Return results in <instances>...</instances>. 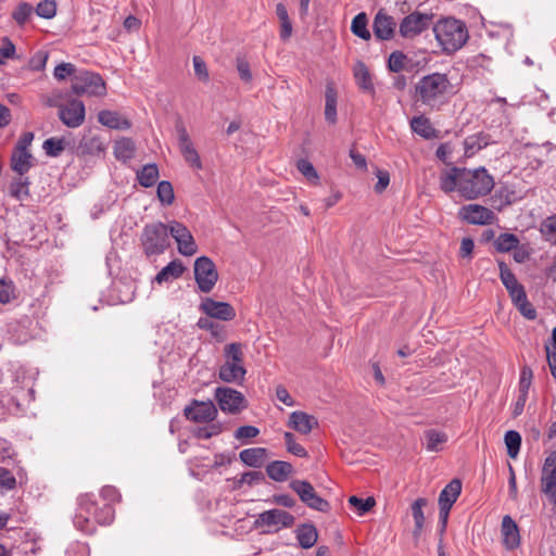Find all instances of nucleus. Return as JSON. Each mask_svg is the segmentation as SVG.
Instances as JSON below:
<instances>
[{
    "instance_id": "43",
    "label": "nucleus",
    "mask_w": 556,
    "mask_h": 556,
    "mask_svg": "<svg viewBox=\"0 0 556 556\" xmlns=\"http://www.w3.org/2000/svg\"><path fill=\"white\" fill-rule=\"evenodd\" d=\"M65 139L51 137L43 141L42 149L50 157L59 156L65 150Z\"/></svg>"
},
{
    "instance_id": "17",
    "label": "nucleus",
    "mask_w": 556,
    "mask_h": 556,
    "mask_svg": "<svg viewBox=\"0 0 556 556\" xmlns=\"http://www.w3.org/2000/svg\"><path fill=\"white\" fill-rule=\"evenodd\" d=\"M199 309L207 317L230 321L236 317V309L228 302L216 301L212 298H204L199 306Z\"/></svg>"
},
{
    "instance_id": "6",
    "label": "nucleus",
    "mask_w": 556,
    "mask_h": 556,
    "mask_svg": "<svg viewBox=\"0 0 556 556\" xmlns=\"http://www.w3.org/2000/svg\"><path fill=\"white\" fill-rule=\"evenodd\" d=\"M451 86L446 74L432 73L420 78L416 85V96L419 101L427 105H434L442 98Z\"/></svg>"
},
{
    "instance_id": "1",
    "label": "nucleus",
    "mask_w": 556,
    "mask_h": 556,
    "mask_svg": "<svg viewBox=\"0 0 556 556\" xmlns=\"http://www.w3.org/2000/svg\"><path fill=\"white\" fill-rule=\"evenodd\" d=\"M114 507L108 503H100L92 493H85L77 498V509L73 522L79 531L92 534L97 525H110L114 519Z\"/></svg>"
},
{
    "instance_id": "50",
    "label": "nucleus",
    "mask_w": 556,
    "mask_h": 556,
    "mask_svg": "<svg viewBox=\"0 0 556 556\" xmlns=\"http://www.w3.org/2000/svg\"><path fill=\"white\" fill-rule=\"evenodd\" d=\"M16 48L9 37L1 39L0 47V65L5 64L7 60L15 58Z\"/></svg>"
},
{
    "instance_id": "31",
    "label": "nucleus",
    "mask_w": 556,
    "mask_h": 556,
    "mask_svg": "<svg viewBox=\"0 0 556 556\" xmlns=\"http://www.w3.org/2000/svg\"><path fill=\"white\" fill-rule=\"evenodd\" d=\"M184 271L185 266L181 262L172 261L156 274L154 281L162 285L163 282L179 278Z\"/></svg>"
},
{
    "instance_id": "7",
    "label": "nucleus",
    "mask_w": 556,
    "mask_h": 556,
    "mask_svg": "<svg viewBox=\"0 0 556 556\" xmlns=\"http://www.w3.org/2000/svg\"><path fill=\"white\" fill-rule=\"evenodd\" d=\"M295 518L292 514L282 509H268L257 515L254 527L267 528L264 533H276L282 528H290L294 525Z\"/></svg>"
},
{
    "instance_id": "37",
    "label": "nucleus",
    "mask_w": 556,
    "mask_h": 556,
    "mask_svg": "<svg viewBox=\"0 0 556 556\" xmlns=\"http://www.w3.org/2000/svg\"><path fill=\"white\" fill-rule=\"evenodd\" d=\"M159 178V168L156 164L151 163L144 165L140 170L137 172V179L139 184L144 188L154 186Z\"/></svg>"
},
{
    "instance_id": "18",
    "label": "nucleus",
    "mask_w": 556,
    "mask_h": 556,
    "mask_svg": "<svg viewBox=\"0 0 556 556\" xmlns=\"http://www.w3.org/2000/svg\"><path fill=\"white\" fill-rule=\"evenodd\" d=\"M85 105L80 100H72L59 109V118L70 128L79 127L85 121Z\"/></svg>"
},
{
    "instance_id": "61",
    "label": "nucleus",
    "mask_w": 556,
    "mask_h": 556,
    "mask_svg": "<svg viewBox=\"0 0 556 556\" xmlns=\"http://www.w3.org/2000/svg\"><path fill=\"white\" fill-rule=\"evenodd\" d=\"M15 485L16 479L12 472L4 467H0V489L13 490Z\"/></svg>"
},
{
    "instance_id": "34",
    "label": "nucleus",
    "mask_w": 556,
    "mask_h": 556,
    "mask_svg": "<svg viewBox=\"0 0 556 556\" xmlns=\"http://www.w3.org/2000/svg\"><path fill=\"white\" fill-rule=\"evenodd\" d=\"M136 146L132 139L122 138L114 144V155L118 161L126 163L135 155Z\"/></svg>"
},
{
    "instance_id": "24",
    "label": "nucleus",
    "mask_w": 556,
    "mask_h": 556,
    "mask_svg": "<svg viewBox=\"0 0 556 556\" xmlns=\"http://www.w3.org/2000/svg\"><path fill=\"white\" fill-rule=\"evenodd\" d=\"M462 493V481L457 478L452 479L440 492L439 506L453 507Z\"/></svg>"
},
{
    "instance_id": "42",
    "label": "nucleus",
    "mask_w": 556,
    "mask_h": 556,
    "mask_svg": "<svg viewBox=\"0 0 556 556\" xmlns=\"http://www.w3.org/2000/svg\"><path fill=\"white\" fill-rule=\"evenodd\" d=\"M507 447V454L510 458H516L521 445V435L518 431L508 430L504 435Z\"/></svg>"
},
{
    "instance_id": "52",
    "label": "nucleus",
    "mask_w": 556,
    "mask_h": 556,
    "mask_svg": "<svg viewBox=\"0 0 556 556\" xmlns=\"http://www.w3.org/2000/svg\"><path fill=\"white\" fill-rule=\"evenodd\" d=\"M48 58H49L48 51L38 50L29 59L28 68L31 71H36V72L45 70Z\"/></svg>"
},
{
    "instance_id": "57",
    "label": "nucleus",
    "mask_w": 556,
    "mask_h": 556,
    "mask_svg": "<svg viewBox=\"0 0 556 556\" xmlns=\"http://www.w3.org/2000/svg\"><path fill=\"white\" fill-rule=\"evenodd\" d=\"M406 55L401 51H394L388 60V67L391 72L399 73L404 68Z\"/></svg>"
},
{
    "instance_id": "5",
    "label": "nucleus",
    "mask_w": 556,
    "mask_h": 556,
    "mask_svg": "<svg viewBox=\"0 0 556 556\" xmlns=\"http://www.w3.org/2000/svg\"><path fill=\"white\" fill-rule=\"evenodd\" d=\"M169 224L161 222L147 224L140 236V242L143 253L147 257L157 256L165 252L169 247Z\"/></svg>"
},
{
    "instance_id": "20",
    "label": "nucleus",
    "mask_w": 556,
    "mask_h": 556,
    "mask_svg": "<svg viewBox=\"0 0 556 556\" xmlns=\"http://www.w3.org/2000/svg\"><path fill=\"white\" fill-rule=\"evenodd\" d=\"M289 427L302 434H308L314 428L318 427V420L313 415L295 410L290 414Z\"/></svg>"
},
{
    "instance_id": "38",
    "label": "nucleus",
    "mask_w": 556,
    "mask_h": 556,
    "mask_svg": "<svg viewBox=\"0 0 556 556\" xmlns=\"http://www.w3.org/2000/svg\"><path fill=\"white\" fill-rule=\"evenodd\" d=\"M426 448L431 452L442 450V445L447 441L446 433L435 429H429L425 432Z\"/></svg>"
},
{
    "instance_id": "48",
    "label": "nucleus",
    "mask_w": 556,
    "mask_h": 556,
    "mask_svg": "<svg viewBox=\"0 0 556 556\" xmlns=\"http://www.w3.org/2000/svg\"><path fill=\"white\" fill-rule=\"evenodd\" d=\"M33 7L27 2H21L17 4L12 13V18L18 24L24 25L33 13Z\"/></svg>"
},
{
    "instance_id": "39",
    "label": "nucleus",
    "mask_w": 556,
    "mask_h": 556,
    "mask_svg": "<svg viewBox=\"0 0 556 556\" xmlns=\"http://www.w3.org/2000/svg\"><path fill=\"white\" fill-rule=\"evenodd\" d=\"M367 23H368V18H367L366 13H364V12L358 13L352 20V24H351L352 33L355 36H357L364 40H369L371 37V34L367 28Z\"/></svg>"
},
{
    "instance_id": "13",
    "label": "nucleus",
    "mask_w": 556,
    "mask_h": 556,
    "mask_svg": "<svg viewBox=\"0 0 556 556\" xmlns=\"http://www.w3.org/2000/svg\"><path fill=\"white\" fill-rule=\"evenodd\" d=\"M458 216L470 225H491L496 220L495 213L480 204H466L459 208Z\"/></svg>"
},
{
    "instance_id": "2",
    "label": "nucleus",
    "mask_w": 556,
    "mask_h": 556,
    "mask_svg": "<svg viewBox=\"0 0 556 556\" xmlns=\"http://www.w3.org/2000/svg\"><path fill=\"white\" fill-rule=\"evenodd\" d=\"M433 33L442 50L448 54L459 50L469 37L465 23L453 17L440 20L433 26Z\"/></svg>"
},
{
    "instance_id": "56",
    "label": "nucleus",
    "mask_w": 556,
    "mask_h": 556,
    "mask_svg": "<svg viewBox=\"0 0 556 556\" xmlns=\"http://www.w3.org/2000/svg\"><path fill=\"white\" fill-rule=\"evenodd\" d=\"M296 168L299 172L306 177L309 181H317L318 180V174L313 166V164L304 159H301L296 163Z\"/></svg>"
},
{
    "instance_id": "55",
    "label": "nucleus",
    "mask_w": 556,
    "mask_h": 556,
    "mask_svg": "<svg viewBox=\"0 0 556 556\" xmlns=\"http://www.w3.org/2000/svg\"><path fill=\"white\" fill-rule=\"evenodd\" d=\"M100 500L113 507L115 503L121 501V494L115 486L105 485L100 491Z\"/></svg>"
},
{
    "instance_id": "25",
    "label": "nucleus",
    "mask_w": 556,
    "mask_h": 556,
    "mask_svg": "<svg viewBox=\"0 0 556 556\" xmlns=\"http://www.w3.org/2000/svg\"><path fill=\"white\" fill-rule=\"evenodd\" d=\"M355 81L361 90L370 94L375 93V86L372 84L371 74L368 67L362 61H357L353 67Z\"/></svg>"
},
{
    "instance_id": "26",
    "label": "nucleus",
    "mask_w": 556,
    "mask_h": 556,
    "mask_svg": "<svg viewBox=\"0 0 556 556\" xmlns=\"http://www.w3.org/2000/svg\"><path fill=\"white\" fill-rule=\"evenodd\" d=\"M295 536L299 545L304 549H308L316 544L318 531L313 523H302L295 529Z\"/></svg>"
},
{
    "instance_id": "32",
    "label": "nucleus",
    "mask_w": 556,
    "mask_h": 556,
    "mask_svg": "<svg viewBox=\"0 0 556 556\" xmlns=\"http://www.w3.org/2000/svg\"><path fill=\"white\" fill-rule=\"evenodd\" d=\"M33 155L29 151H20L14 149L11 156V167L18 175H24L33 166Z\"/></svg>"
},
{
    "instance_id": "53",
    "label": "nucleus",
    "mask_w": 556,
    "mask_h": 556,
    "mask_svg": "<svg viewBox=\"0 0 556 556\" xmlns=\"http://www.w3.org/2000/svg\"><path fill=\"white\" fill-rule=\"evenodd\" d=\"M15 298V287L11 280L0 279V303L8 304Z\"/></svg>"
},
{
    "instance_id": "12",
    "label": "nucleus",
    "mask_w": 556,
    "mask_h": 556,
    "mask_svg": "<svg viewBox=\"0 0 556 556\" xmlns=\"http://www.w3.org/2000/svg\"><path fill=\"white\" fill-rule=\"evenodd\" d=\"M432 15L420 12H413L405 16L400 24V35L404 38H414L429 28Z\"/></svg>"
},
{
    "instance_id": "28",
    "label": "nucleus",
    "mask_w": 556,
    "mask_h": 556,
    "mask_svg": "<svg viewBox=\"0 0 556 556\" xmlns=\"http://www.w3.org/2000/svg\"><path fill=\"white\" fill-rule=\"evenodd\" d=\"M239 457L243 464L260 468L266 460L267 450L264 447H251L240 452Z\"/></svg>"
},
{
    "instance_id": "4",
    "label": "nucleus",
    "mask_w": 556,
    "mask_h": 556,
    "mask_svg": "<svg viewBox=\"0 0 556 556\" xmlns=\"http://www.w3.org/2000/svg\"><path fill=\"white\" fill-rule=\"evenodd\" d=\"M500 278L505 286L511 302L518 308L520 314L529 320L536 318V311L533 305L528 301L526 290L521 283L518 282L515 274L510 270L505 262L498 263Z\"/></svg>"
},
{
    "instance_id": "33",
    "label": "nucleus",
    "mask_w": 556,
    "mask_h": 556,
    "mask_svg": "<svg viewBox=\"0 0 556 556\" xmlns=\"http://www.w3.org/2000/svg\"><path fill=\"white\" fill-rule=\"evenodd\" d=\"M410 127L414 132L424 139H433L437 137V130L430 121L425 116H415L410 121Z\"/></svg>"
},
{
    "instance_id": "49",
    "label": "nucleus",
    "mask_w": 556,
    "mask_h": 556,
    "mask_svg": "<svg viewBox=\"0 0 556 556\" xmlns=\"http://www.w3.org/2000/svg\"><path fill=\"white\" fill-rule=\"evenodd\" d=\"M185 161L193 168L201 169L202 162L200 155L193 144L187 146L185 148L179 149Z\"/></svg>"
},
{
    "instance_id": "36",
    "label": "nucleus",
    "mask_w": 556,
    "mask_h": 556,
    "mask_svg": "<svg viewBox=\"0 0 556 556\" xmlns=\"http://www.w3.org/2000/svg\"><path fill=\"white\" fill-rule=\"evenodd\" d=\"M337 91L331 85H327L325 92V118L328 123L337 122Z\"/></svg>"
},
{
    "instance_id": "54",
    "label": "nucleus",
    "mask_w": 556,
    "mask_h": 556,
    "mask_svg": "<svg viewBox=\"0 0 556 556\" xmlns=\"http://www.w3.org/2000/svg\"><path fill=\"white\" fill-rule=\"evenodd\" d=\"M236 67L240 79L245 84H250L253 79V76L248 60L244 56H237Z\"/></svg>"
},
{
    "instance_id": "62",
    "label": "nucleus",
    "mask_w": 556,
    "mask_h": 556,
    "mask_svg": "<svg viewBox=\"0 0 556 556\" xmlns=\"http://www.w3.org/2000/svg\"><path fill=\"white\" fill-rule=\"evenodd\" d=\"M176 132H177V136H178V147L179 149L181 148H185L187 146H190V144H193L191 139H190V136L184 125V123L181 121H178L176 123Z\"/></svg>"
},
{
    "instance_id": "16",
    "label": "nucleus",
    "mask_w": 556,
    "mask_h": 556,
    "mask_svg": "<svg viewBox=\"0 0 556 556\" xmlns=\"http://www.w3.org/2000/svg\"><path fill=\"white\" fill-rule=\"evenodd\" d=\"M217 414V408L211 400L206 402L193 400L184 409L185 417L193 422L213 421L215 420Z\"/></svg>"
},
{
    "instance_id": "59",
    "label": "nucleus",
    "mask_w": 556,
    "mask_h": 556,
    "mask_svg": "<svg viewBox=\"0 0 556 556\" xmlns=\"http://www.w3.org/2000/svg\"><path fill=\"white\" fill-rule=\"evenodd\" d=\"M427 505V500L424 497L417 498L410 506L414 523H425L424 507Z\"/></svg>"
},
{
    "instance_id": "21",
    "label": "nucleus",
    "mask_w": 556,
    "mask_h": 556,
    "mask_svg": "<svg viewBox=\"0 0 556 556\" xmlns=\"http://www.w3.org/2000/svg\"><path fill=\"white\" fill-rule=\"evenodd\" d=\"M501 531L503 544L507 549H515L519 546L520 535L518 526L509 515L503 517Z\"/></svg>"
},
{
    "instance_id": "11",
    "label": "nucleus",
    "mask_w": 556,
    "mask_h": 556,
    "mask_svg": "<svg viewBox=\"0 0 556 556\" xmlns=\"http://www.w3.org/2000/svg\"><path fill=\"white\" fill-rule=\"evenodd\" d=\"M214 396L219 408L229 414H238L248 406L244 395L229 387L216 388Z\"/></svg>"
},
{
    "instance_id": "44",
    "label": "nucleus",
    "mask_w": 556,
    "mask_h": 556,
    "mask_svg": "<svg viewBox=\"0 0 556 556\" xmlns=\"http://www.w3.org/2000/svg\"><path fill=\"white\" fill-rule=\"evenodd\" d=\"M157 199L163 205H170L175 200L173 185L167 180H162L156 189Z\"/></svg>"
},
{
    "instance_id": "60",
    "label": "nucleus",
    "mask_w": 556,
    "mask_h": 556,
    "mask_svg": "<svg viewBox=\"0 0 556 556\" xmlns=\"http://www.w3.org/2000/svg\"><path fill=\"white\" fill-rule=\"evenodd\" d=\"M105 144L99 137H92L83 144L84 151L92 154H100L105 151Z\"/></svg>"
},
{
    "instance_id": "41",
    "label": "nucleus",
    "mask_w": 556,
    "mask_h": 556,
    "mask_svg": "<svg viewBox=\"0 0 556 556\" xmlns=\"http://www.w3.org/2000/svg\"><path fill=\"white\" fill-rule=\"evenodd\" d=\"M519 239L516 235L504 232L494 241V247L498 252H509L519 245Z\"/></svg>"
},
{
    "instance_id": "64",
    "label": "nucleus",
    "mask_w": 556,
    "mask_h": 556,
    "mask_svg": "<svg viewBox=\"0 0 556 556\" xmlns=\"http://www.w3.org/2000/svg\"><path fill=\"white\" fill-rule=\"evenodd\" d=\"M260 433V430L254 426H241L235 432L237 440L252 439Z\"/></svg>"
},
{
    "instance_id": "10",
    "label": "nucleus",
    "mask_w": 556,
    "mask_h": 556,
    "mask_svg": "<svg viewBox=\"0 0 556 556\" xmlns=\"http://www.w3.org/2000/svg\"><path fill=\"white\" fill-rule=\"evenodd\" d=\"M289 486L307 507L321 513L329 510V503L316 493L314 486L308 481L292 480Z\"/></svg>"
},
{
    "instance_id": "3",
    "label": "nucleus",
    "mask_w": 556,
    "mask_h": 556,
    "mask_svg": "<svg viewBox=\"0 0 556 556\" xmlns=\"http://www.w3.org/2000/svg\"><path fill=\"white\" fill-rule=\"evenodd\" d=\"M494 188V178L485 167L463 168L459 194L466 200H476L489 194Z\"/></svg>"
},
{
    "instance_id": "30",
    "label": "nucleus",
    "mask_w": 556,
    "mask_h": 556,
    "mask_svg": "<svg viewBox=\"0 0 556 556\" xmlns=\"http://www.w3.org/2000/svg\"><path fill=\"white\" fill-rule=\"evenodd\" d=\"M292 470V465L283 460H274L266 466L268 477L277 482L286 481Z\"/></svg>"
},
{
    "instance_id": "19",
    "label": "nucleus",
    "mask_w": 556,
    "mask_h": 556,
    "mask_svg": "<svg viewBox=\"0 0 556 556\" xmlns=\"http://www.w3.org/2000/svg\"><path fill=\"white\" fill-rule=\"evenodd\" d=\"M396 28L394 18L388 15L383 10H379L372 22L374 36L381 41L393 38Z\"/></svg>"
},
{
    "instance_id": "27",
    "label": "nucleus",
    "mask_w": 556,
    "mask_h": 556,
    "mask_svg": "<svg viewBox=\"0 0 556 556\" xmlns=\"http://www.w3.org/2000/svg\"><path fill=\"white\" fill-rule=\"evenodd\" d=\"M490 144V135L479 131L470 135L464 140L465 155L470 157L478 151Z\"/></svg>"
},
{
    "instance_id": "45",
    "label": "nucleus",
    "mask_w": 556,
    "mask_h": 556,
    "mask_svg": "<svg viewBox=\"0 0 556 556\" xmlns=\"http://www.w3.org/2000/svg\"><path fill=\"white\" fill-rule=\"evenodd\" d=\"M349 504L357 510L359 516H364L375 506L376 501L371 496L363 500L352 495L349 497Z\"/></svg>"
},
{
    "instance_id": "8",
    "label": "nucleus",
    "mask_w": 556,
    "mask_h": 556,
    "mask_svg": "<svg viewBox=\"0 0 556 556\" xmlns=\"http://www.w3.org/2000/svg\"><path fill=\"white\" fill-rule=\"evenodd\" d=\"M72 92L77 96L87 94L90 97H101L105 94V83L101 75L92 72H81L76 75L72 81Z\"/></svg>"
},
{
    "instance_id": "58",
    "label": "nucleus",
    "mask_w": 556,
    "mask_h": 556,
    "mask_svg": "<svg viewBox=\"0 0 556 556\" xmlns=\"http://www.w3.org/2000/svg\"><path fill=\"white\" fill-rule=\"evenodd\" d=\"M192 62H193V68H194L195 76L201 81H204V83L208 81L210 75H208L207 66H206L204 60L199 55H194L192 59Z\"/></svg>"
},
{
    "instance_id": "22",
    "label": "nucleus",
    "mask_w": 556,
    "mask_h": 556,
    "mask_svg": "<svg viewBox=\"0 0 556 556\" xmlns=\"http://www.w3.org/2000/svg\"><path fill=\"white\" fill-rule=\"evenodd\" d=\"M247 369L244 365L224 363L218 370V378L226 383L242 384L245 379Z\"/></svg>"
},
{
    "instance_id": "47",
    "label": "nucleus",
    "mask_w": 556,
    "mask_h": 556,
    "mask_svg": "<svg viewBox=\"0 0 556 556\" xmlns=\"http://www.w3.org/2000/svg\"><path fill=\"white\" fill-rule=\"evenodd\" d=\"M35 11L39 17L51 20L56 14V2L55 0H41Z\"/></svg>"
},
{
    "instance_id": "40",
    "label": "nucleus",
    "mask_w": 556,
    "mask_h": 556,
    "mask_svg": "<svg viewBox=\"0 0 556 556\" xmlns=\"http://www.w3.org/2000/svg\"><path fill=\"white\" fill-rule=\"evenodd\" d=\"M224 356L226 363L235 365H243L244 354L240 342H232L224 348Z\"/></svg>"
},
{
    "instance_id": "23",
    "label": "nucleus",
    "mask_w": 556,
    "mask_h": 556,
    "mask_svg": "<svg viewBox=\"0 0 556 556\" xmlns=\"http://www.w3.org/2000/svg\"><path fill=\"white\" fill-rule=\"evenodd\" d=\"M98 121L103 126L112 129L127 130L131 127V123L127 118L123 117L119 113L110 110L100 111L98 114Z\"/></svg>"
},
{
    "instance_id": "15",
    "label": "nucleus",
    "mask_w": 556,
    "mask_h": 556,
    "mask_svg": "<svg viewBox=\"0 0 556 556\" xmlns=\"http://www.w3.org/2000/svg\"><path fill=\"white\" fill-rule=\"evenodd\" d=\"M169 235L177 242L178 252L185 256L197 253L198 247L190 230L181 223L172 220L169 223Z\"/></svg>"
},
{
    "instance_id": "29",
    "label": "nucleus",
    "mask_w": 556,
    "mask_h": 556,
    "mask_svg": "<svg viewBox=\"0 0 556 556\" xmlns=\"http://www.w3.org/2000/svg\"><path fill=\"white\" fill-rule=\"evenodd\" d=\"M463 168L453 166L448 172L442 173L440 176V189L445 193L455 190L459 192L460 174Z\"/></svg>"
},
{
    "instance_id": "51",
    "label": "nucleus",
    "mask_w": 556,
    "mask_h": 556,
    "mask_svg": "<svg viewBox=\"0 0 556 556\" xmlns=\"http://www.w3.org/2000/svg\"><path fill=\"white\" fill-rule=\"evenodd\" d=\"M285 443L287 446V451L298 457H307V451L299 443L295 442L294 435L291 432H286Z\"/></svg>"
},
{
    "instance_id": "14",
    "label": "nucleus",
    "mask_w": 556,
    "mask_h": 556,
    "mask_svg": "<svg viewBox=\"0 0 556 556\" xmlns=\"http://www.w3.org/2000/svg\"><path fill=\"white\" fill-rule=\"evenodd\" d=\"M541 491L556 506V451L551 452L544 459Z\"/></svg>"
},
{
    "instance_id": "46",
    "label": "nucleus",
    "mask_w": 556,
    "mask_h": 556,
    "mask_svg": "<svg viewBox=\"0 0 556 556\" xmlns=\"http://www.w3.org/2000/svg\"><path fill=\"white\" fill-rule=\"evenodd\" d=\"M540 230L546 241L556 244V214L544 219Z\"/></svg>"
},
{
    "instance_id": "63",
    "label": "nucleus",
    "mask_w": 556,
    "mask_h": 556,
    "mask_svg": "<svg viewBox=\"0 0 556 556\" xmlns=\"http://www.w3.org/2000/svg\"><path fill=\"white\" fill-rule=\"evenodd\" d=\"M75 72V65L72 63H61L55 66L53 75L55 79L63 80L67 76L72 75Z\"/></svg>"
},
{
    "instance_id": "9",
    "label": "nucleus",
    "mask_w": 556,
    "mask_h": 556,
    "mask_svg": "<svg viewBox=\"0 0 556 556\" xmlns=\"http://www.w3.org/2000/svg\"><path fill=\"white\" fill-rule=\"evenodd\" d=\"M194 279L203 293H210L218 281V271L214 262L207 256H200L194 262Z\"/></svg>"
},
{
    "instance_id": "35",
    "label": "nucleus",
    "mask_w": 556,
    "mask_h": 556,
    "mask_svg": "<svg viewBox=\"0 0 556 556\" xmlns=\"http://www.w3.org/2000/svg\"><path fill=\"white\" fill-rule=\"evenodd\" d=\"M9 194L18 200L24 201L29 197V180L24 175H20L17 178L12 180L9 186Z\"/></svg>"
}]
</instances>
